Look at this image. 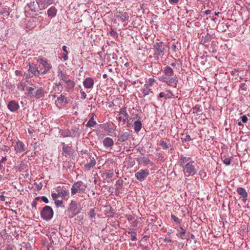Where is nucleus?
Here are the masks:
<instances>
[{
	"label": "nucleus",
	"instance_id": "nucleus-1",
	"mask_svg": "<svg viewBox=\"0 0 250 250\" xmlns=\"http://www.w3.org/2000/svg\"><path fill=\"white\" fill-rule=\"evenodd\" d=\"M179 164L180 167H182L185 176H193L196 173V163L192 160L191 158L185 157L181 155Z\"/></svg>",
	"mask_w": 250,
	"mask_h": 250
},
{
	"label": "nucleus",
	"instance_id": "nucleus-2",
	"mask_svg": "<svg viewBox=\"0 0 250 250\" xmlns=\"http://www.w3.org/2000/svg\"><path fill=\"white\" fill-rule=\"evenodd\" d=\"M165 46V43L162 42H156L154 44L153 57L155 60H158L160 57L164 55L166 50Z\"/></svg>",
	"mask_w": 250,
	"mask_h": 250
},
{
	"label": "nucleus",
	"instance_id": "nucleus-3",
	"mask_svg": "<svg viewBox=\"0 0 250 250\" xmlns=\"http://www.w3.org/2000/svg\"><path fill=\"white\" fill-rule=\"evenodd\" d=\"M159 80L167 84L168 86L176 88L178 82V78L176 76L172 77H160Z\"/></svg>",
	"mask_w": 250,
	"mask_h": 250
},
{
	"label": "nucleus",
	"instance_id": "nucleus-4",
	"mask_svg": "<svg viewBox=\"0 0 250 250\" xmlns=\"http://www.w3.org/2000/svg\"><path fill=\"white\" fill-rule=\"evenodd\" d=\"M53 214L52 208L48 206H45L41 211L42 218L45 220H50L53 217Z\"/></svg>",
	"mask_w": 250,
	"mask_h": 250
},
{
	"label": "nucleus",
	"instance_id": "nucleus-5",
	"mask_svg": "<svg viewBox=\"0 0 250 250\" xmlns=\"http://www.w3.org/2000/svg\"><path fill=\"white\" fill-rule=\"evenodd\" d=\"M56 190L58 192L57 193L54 192L51 193V196L53 199H56L60 197L65 198L69 195V192L65 187L62 188L59 186L57 187Z\"/></svg>",
	"mask_w": 250,
	"mask_h": 250
},
{
	"label": "nucleus",
	"instance_id": "nucleus-6",
	"mask_svg": "<svg viewBox=\"0 0 250 250\" xmlns=\"http://www.w3.org/2000/svg\"><path fill=\"white\" fill-rule=\"evenodd\" d=\"M85 190L84 186L82 181L75 182L71 188V193L72 195H75L78 192L83 191Z\"/></svg>",
	"mask_w": 250,
	"mask_h": 250
},
{
	"label": "nucleus",
	"instance_id": "nucleus-7",
	"mask_svg": "<svg viewBox=\"0 0 250 250\" xmlns=\"http://www.w3.org/2000/svg\"><path fill=\"white\" fill-rule=\"evenodd\" d=\"M148 175V169H141L135 173V177L140 182H143L146 179Z\"/></svg>",
	"mask_w": 250,
	"mask_h": 250
},
{
	"label": "nucleus",
	"instance_id": "nucleus-8",
	"mask_svg": "<svg viewBox=\"0 0 250 250\" xmlns=\"http://www.w3.org/2000/svg\"><path fill=\"white\" fill-rule=\"evenodd\" d=\"M39 9L41 10L45 9L48 5L54 2V0H36Z\"/></svg>",
	"mask_w": 250,
	"mask_h": 250
},
{
	"label": "nucleus",
	"instance_id": "nucleus-9",
	"mask_svg": "<svg viewBox=\"0 0 250 250\" xmlns=\"http://www.w3.org/2000/svg\"><path fill=\"white\" fill-rule=\"evenodd\" d=\"M115 16L122 22L127 21L129 19V16L127 12L117 11L116 12Z\"/></svg>",
	"mask_w": 250,
	"mask_h": 250
},
{
	"label": "nucleus",
	"instance_id": "nucleus-10",
	"mask_svg": "<svg viewBox=\"0 0 250 250\" xmlns=\"http://www.w3.org/2000/svg\"><path fill=\"white\" fill-rule=\"evenodd\" d=\"M68 210L70 211L73 216H76L79 213V211L77 210V204L76 201L72 200L69 204Z\"/></svg>",
	"mask_w": 250,
	"mask_h": 250
},
{
	"label": "nucleus",
	"instance_id": "nucleus-11",
	"mask_svg": "<svg viewBox=\"0 0 250 250\" xmlns=\"http://www.w3.org/2000/svg\"><path fill=\"white\" fill-rule=\"evenodd\" d=\"M29 68L28 70L33 74L35 76L39 77L40 74V71L39 69V67L37 64L34 63H29Z\"/></svg>",
	"mask_w": 250,
	"mask_h": 250
},
{
	"label": "nucleus",
	"instance_id": "nucleus-12",
	"mask_svg": "<svg viewBox=\"0 0 250 250\" xmlns=\"http://www.w3.org/2000/svg\"><path fill=\"white\" fill-rule=\"evenodd\" d=\"M236 192L241 196V197H242L243 201L244 202H246L248 196V194L246 189L243 188L238 187L236 189Z\"/></svg>",
	"mask_w": 250,
	"mask_h": 250
},
{
	"label": "nucleus",
	"instance_id": "nucleus-13",
	"mask_svg": "<svg viewBox=\"0 0 250 250\" xmlns=\"http://www.w3.org/2000/svg\"><path fill=\"white\" fill-rule=\"evenodd\" d=\"M120 114L121 115L120 117L118 118V119L120 121H122L124 123H125L126 120H128L129 116L126 112V109L125 108H122L120 109Z\"/></svg>",
	"mask_w": 250,
	"mask_h": 250
},
{
	"label": "nucleus",
	"instance_id": "nucleus-14",
	"mask_svg": "<svg viewBox=\"0 0 250 250\" xmlns=\"http://www.w3.org/2000/svg\"><path fill=\"white\" fill-rule=\"evenodd\" d=\"M94 84V80L90 77L85 78L83 82V85L84 87L87 89H92L93 87Z\"/></svg>",
	"mask_w": 250,
	"mask_h": 250
},
{
	"label": "nucleus",
	"instance_id": "nucleus-15",
	"mask_svg": "<svg viewBox=\"0 0 250 250\" xmlns=\"http://www.w3.org/2000/svg\"><path fill=\"white\" fill-rule=\"evenodd\" d=\"M40 62L44 67L43 71L41 73L42 74H45L47 73L50 69L52 67L51 65L45 60L41 59Z\"/></svg>",
	"mask_w": 250,
	"mask_h": 250
},
{
	"label": "nucleus",
	"instance_id": "nucleus-16",
	"mask_svg": "<svg viewBox=\"0 0 250 250\" xmlns=\"http://www.w3.org/2000/svg\"><path fill=\"white\" fill-rule=\"evenodd\" d=\"M137 161L139 163L143 164L144 165H154V163L152 162H151L148 157H141L140 158H138L137 159Z\"/></svg>",
	"mask_w": 250,
	"mask_h": 250
},
{
	"label": "nucleus",
	"instance_id": "nucleus-17",
	"mask_svg": "<svg viewBox=\"0 0 250 250\" xmlns=\"http://www.w3.org/2000/svg\"><path fill=\"white\" fill-rule=\"evenodd\" d=\"M15 150L16 153H21L25 150L24 144L21 141L16 142L15 146Z\"/></svg>",
	"mask_w": 250,
	"mask_h": 250
},
{
	"label": "nucleus",
	"instance_id": "nucleus-18",
	"mask_svg": "<svg viewBox=\"0 0 250 250\" xmlns=\"http://www.w3.org/2000/svg\"><path fill=\"white\" fill-rule=\"evenodd\" d=\"M7 107L11 111L15 112L19 108V105L18 103L15 101H11L9 102Z\"/></svg>",
	"mask_w": 250,
	"mask_h": 250
},
{
	"label": "nucleus",
	"instance_id": "nucleus-19",
	"mask_svg": "<svg viewBox=\"0 0 250 250\" xmlns=\"http://www.w3.org/2000/svg\"><path fill=\"white\" fill-rule=\"evenodd\" d=\"M88 156L90 158V162L89 163L84 165V168L87 170H89L91 167H94L96 164V162L94 157H92L89 154H88Z\"/></svg>",
	"mask_w": 250,
	"mask_h": 250
},
{
	"label": "nucleus",
	"instance_id": "nucleus-20",
	"mask_svg": "<svg viewBox=\"0 0 250 250\" xmlns=\"http://www.w3.org/2000/svg\"><path fill=\"white\" fill-rule=\"evenodd\" d=\"M140 91L143 94V97H146L149 94L153 93L152 90L149 88L148 85H146V84H145L144 86L141 87Z\"/></svg>",
	"mask_w": 250,
	"mask_h": 250
},
{
	"label": "nucleus",
	"instance_id": "nucleus-21",
	"mask_svg": "<svg viewBox=\"0 0 250 250\" xmlns=\"http://www.w3.org/2000/svg\"><path fill=\"white\" fill-rule=\"evenodd\" d=\"M164 75L161 77H172L174 75V71L170 66H166L163 70Z\"/></svg>",
	"mask_w": 250,
	"mask_h": 250
},
{
	"label": "nucleus",
	"instance_id": "nucleus-22",
	"mask_svg": "<svg viewBox=\"0 0 250 250\" xmlns=\"http://www.w3.org/2000/svg\"><path fill=\"white\" fill-rule=\"evenodd\" d=\"M103 143L105 147L108 148L113 146L114 142L112 138L106 137L103 140Z\"/></svg>",
	"mask_w": 250,
	"mask_h": 250
},
{
	"label": "nucleus",
	"instance_id": "nucleus-23",
	"mask_svg": "<svg viewBox=\"0 0 250 250\" xmlns=\"http://www.w3.org/2000/svg\"><path fill=\"white\" fill-rule=\"evenodd\" d=\"M44 89L42 87H38L37 90L34 94V97L36 99H39L44 96Z\"/></svg>",
	"mask_w": 250,
	"mask_h": 250
},
{
	"label": "nucleus",
	"instance_id": "nucleus-24",
	"mask_svg": "<svg viewBox=\"0 0 250 250\" xmlns=\"http://www.w3.org/2000/svg\"><path fill=\"white\" fill-rule=\"evenodd\" d=\"M81 131L77 127H74L71 130H70V137H75L79 136L80 135Z\"/></svg>",
	"mask_w": 250,
	"mask_h": 250
},
{
	"label": "nucleus",
	"instance_id": "nucleus-25",
	"mask_svg": "<svg viewBox=\"0 0 250 250\" xmlns=\"http://www.w3.org/2000/svg\"><path fill=\"white\" fill-rule=\"evenodd\" d=\"M58 77L60 80L64 83H66L69 80L68 76L66 75L62 70H59L58 72Z\"/></svg>",
	"mask_w": 250,
	"mask_h": 250
},
{
	"label": "nucleus",
	"instance_id": "nucleus-26",
	"mask_svg": "<svg viewBox=\"0 0 250 250\" xmlns=\"http://www.w3.org/2000/svg\"><path fill=\"white\" fill-rule=\"evenodd\" d=\"M57 9L55 6H51L47 10V15L49 17L53 18L56 16Z\"/></svg>",
	"mask_w": 250,
	"mask_h": 250
},
{
	"label": "nucleus",
	"instance_id": "nucleus-27",
	"mask_svg": "<svg viewBox=\"0 0 250 250\" xmlns=\"http://www.w3.org/2000/svg\"><path fill=\"white\" fill-rule=\"evenodd\" d=\"M130 137V134L128 132L123 133L121 136L118 137V140L119 142H123L127 140Z\"/></svg>",
	"mask_w": 250,
	"mask_h": 250
},
{
	"label": "nucleus",
	"instance_id": "nucleus-28",
	"mask_svg": "<svg viewBox=\"0 0 250 250\" xmlns=\"http://www.w3.org/2000/svg\"><path fill=\"white\" fill-rule=\"evenodd\" d=\"M142 126V123L140 121H136L134 123V130L135 132H139Z\"/></svg>",
	"mask_w": 250,
	"mask_h": 250
},
{
	"label": "nucleus",
	"instance_id": "nucleus-29",
	"mask_svg": "<svg viewBox=\"0 0 250 250\" xmlns=\"http://www.w3.org/2000/svg\"><path fill=\"white\" fill-rule=\"evenodd\" d=\"M65 83L66 84V87L68 89V91L70 89L73 88L75 85V83H74V82L71 80L69 79Z\"/></svg>",
	"mask_w": 250,
	"mask_h": 250
},
{
	"label": "nucleus",
	"instance_id": "nucleus-30",
	"mask_svg": "<svg viewBox=\"0 0 250 250\" xmlns=\"http://www.w3.org/2000/svg\"><path fill=\"white\" fill-rule=\"evenodd\" d=\"M59 134L63 137H70V130L60 129L59 130Z\"/></svg>",
	"mask_w": 250,
	"mask_h": 250
},
{
	"label": "nucleus",
	"instance_id": "nucleus-31",
	"mask_svg": "<svg viewBox=\"0 0 250 250\" xmlns=\"http://www.w3.org/2000/svg\"><path fill=\"white\" fill-rule=\"evenodd\" d=\"M62 151L66 154H69L71 151V147L65 144L64 143H62Z\"/></svg>",
	"mask_w": 250,
	"mask_h": 250
},
{
	"label": "nucleus",
	"instance_id": "nucleus-32",
	"mask_svg": "<svg viewBox=\"0 0 250 250\" xmlns=\"http://www.w3.org/2000/svg\"><path fill=\"white\" fill-rule=\"evenodd\" d=\"M96 125V122L94 120V116H92L86 125L87 127H93Z\"/></svg>",
	"mask_w": 250,
	"mask_h": 250
},
{
	"label": "nucleus",
	"instance_id": "nucleus-33",
	"mask_svg": "<svg viewBox=\"0 0 250 250\" xmlns=\"http://www.w3.org/2000/svg\"><path fill=\"white\" fill-rule=\"evenodd\" d=\"M17 86L18 89L21 91H24L25 90V88L27 87L26 84L23 82L19 83L18 84Z\"/></svg>",
	"mask_w": 250,
	"mask_h": 250
},
{
	"label": "nucleus",
	"instance_id": "nucleus-34",
	"mask_svg": "<svg viewBox=\"0 0 250 250\" xmlns=\"http://www.w3.org/2000/svg\"><path fill=\"white\" fill-rule=\"evenodd\" d=\"M160 145L164 149H167L169 147L171 146L170 144H167L166 142L161 140L160 142Z\"/></svg>",
	"mask_w": 250,
	"mask_h": 250
},
{
	"label": "nucleus",
	"instance_id": "nucleus-35",
	"mask_svg": "<svg viewBox=\"0 0 250 250\" xmlns=\"http://www.w3.org/2000/svg\"><path fill=\"white\" fill-rule=\"evenodd\" d=\"M165 93L167 99H171L174 96L172 91L169 89L166 90L165 91Z\"/></svg>",
	"mask_w": 250,
	"mask_h": 250
},
{
	"label": "nucleus",
	"instance_id": "nucleus-36",
	"mask_svg": "<svg viewBox=\"0 0 250 250\" xmlns=\"http://www.w3.org/2000/svg\"><path fill=\"white\" fill-rule=\"evenodd\" d=\"M28 6L31 10L35 11L37 7L35 1H31L28 3Z\"/></svg>",
	"mask_w": 250,
	"mask_h": 250
},
{
	"label": "nucleus",
	"instance_id": "nucleus-37",
	"mask_svg": "<svg viewBox=\"0 0 250 250\" xmlns=\"http://www.w3.org/2000/svg\"><path fill=\"white\" fill-rule=\"evenodd\" d=\"M180 229H181V231L179 233L177 234V236H179L181 239H184V237L186 234V230L183 229L182 227H180Z\"/></svg>",
	"mask_w": 250,
	"mask_h": 250
},
{
	"label": "nucleus",
	"instance_id": "nucleus-38",
	"mask_svg": "<svg viewBox=\"0 0 250 250\" xmlns=\"http://www.w3.org/2000/svg\"><path fill=\"white\" fill-rule=\"evenodd\" d=\"M0 14L2 15L4 17L7 18L9 15V13L8 10H7L6 8H3L2 10L0 11Z\"/></svg>",
	"mask_w": 250,
	"mask_h": 250
},
{
	"label": "nucleus",
	"instance_id": "nucleus-39",
	"mask_svg": "<svg viewBox=\"0 0 250 250\" xmlns=\"http://www.w3.org/2000/svg\"><path fill=\"white\" fill-rule=\"evenodd\" d=\"M26 89L28 91V95L30 97L34 96L33 91L34 90L35 88L32 87H27Z\"/></svg>",
	"mask_w": 250,
	"mask_h": 250
},
{
	"label": "nucleus",
	"instance_id": "nucleus-40",
	"mask_svg": "<svg viewBox=\"0 0 250 250\" xmlns=\"http://www.w3.org/2000/svg\"><path fill=\"white\" fill-rule=\"evenodd\" d=\"M58 101L60 102V103H67V99L66 98L63 96V95H61L57 99Z\"/></svg>",
	"mask_w": 250,
	"mask_h": 250
},
{
	"label": "nucleus",
	"instance_id": "nucleus-41",
	"mask_svg": "<svg viewBox=\"0 0 250 250\" xmlns=\"http://www.w3.org/2000/svg\"><path fill=\"white\" fill-rule=\"evenodd\" d=\"M95 214H96L94 208L91 209L88 212V215L89 216V217L91 219L95 218Z\"/></svg>",
	"mask_w": 250,
	"mask_h": 250
},
{
	"label": "nucleus",
	"instance_id": "nucleus-42",
	"mask_svg": "<svg viewBox=\"0 0 250 250\" xmlns=\"http://www.w3.org/2000/svg\"><path fill=\"white\" fill-rule=\"evenodd\" d=\"M53 200L55 201V205L57 207H63L62 206V200H57V199H53Z\"/></svg>",
	"mask_w": 250,
	"mask_h": 250
},
{
	"label": "nucleus",
	"instance_id": "nucleus-43",
	"mask_svg": "<svg viewBox=\"0 0 250 250\" xmlns=\"http://www.w3.org/2000/svg\"><path fill=\"white\" fill-rule=\"evenodd\" d=\"M53 90L55 92H57L58 93H60L62 91V87H61L58 86H55L53 87Z\"/></svg>",
	"mask_w": 250,
	"mask_h": 250
},
{
	"label": "nucleus",
	"instance_id": "nucleus-44",
	"mask_svg": "<svg viewBox=\"0 0 250 250\" xmlns=\"http://www.w3.org/2000/svg\"><path fill=\"white\" fill-rule=\"evenodd\" d=\"M171 219L174 221L175 222L177 223H178L179 224L180 223V219L177 217L176 216H175L173 214H171Z\"/></svg>",
	"mask_w": 250,
	"mask_h": 250
},
{
	"label": "nucleus",
	"instance_id": "nucleus-45",
	"mask_svg": "<svg viewBox=\"0 0 250 250\" xmlns=\"http://www.w3.org/2000/svg\"><path fill=\"white\" fill-rule=\"evenodd\" d=\"M156 82V80L153 78H150L148 80V83L146 84V85H148V86H151L154 84V83Z\"/></svg>",
	"mask_w": 250,
	"mask_h": 250
},
{
	"label": "nucleus",
	"instance_id": "nucleus-46",
	"mask_svg": "<svg viewBox=\"0 0 250 250\" xmlns=\"http://www.w3.org/2000/svg\"><path fill=\"white\" fill-rule=\"evenodd\" d=\"M231 158H225L224 160H223V163L224 164H225L226 165H229L230 164V161L231 160Z\"/></svg>",
	"mask_w": 250,
	"mask_h": 250
},
{
	"label": "nucleus",
	"instance_id": "nucleus-47",
	"mask_svg": "<svg viewBox=\"0 0 250 250\" xmlns=\"http://www.w3.org/2000/svg\"><path fill=\"white\" fill-rule=\"evenodd\" d=\"M193 109L195 110L194 113H197L198 112H200L202 111V109H201V107L200 106L198 105H195L194 107L193 108Z\"/></svg>",
	"mask_w": 250,
	"mask_h": 250
},
{
	"label": "nucleus",
	"instance_id": "nucleus-48",
	"mask_svg": "<svg viewBox=\"0 0 250 250\" xmlns=\"http://www.w3.org/2000/svg\"><path fill=\"white\" fill-rule=\"evenodd\" d=\"M136 232H133V233H132V235H131V241H136L137 239V237H136Z\"/></svg>",
	"mask_w": 250,
	"mask_h": 250
},
{
	"label": "nucleus",
	"instance_id": "nucleus-49",
	"mask_svg": "<svg viewBox=\"0 0 250 250\" xmlns=\"http://www.w3.org/2000/svg\"><path fill=\"white\" fill-rule=\"evenodd\" d=\"M141 118L142 117L141 116V115H139L137 113L134 115V117H133V120H137V121H140Z\"/></svg>",
	"mask_w": 250,
	"mask_h": 250
},
{
	"label": "nucleus",
	"instance_id": "nucleus-50",
	"mask_svg": "<svg viewBox=\"0 0 250 250\" xmlns=\"http://www.w3.org/2000/svg\"><path fill=\"white\" fill-rule=\"evenodd\" d=\"M164 98L165 99H167L165 92H162L159 93V94L158 96V98Z\"/></svg>",
	"mask_w": 250,
	"mask_h": 250
},
{
	"label": "nucleus",
	"instance_id": "nucleus-51",
	"mask_svg": "<svg viewBox=\"0 0 250 250\" xmlns=\"http://www.w3.org/2000/svg\"><path fill=\"white\" fill-rule=\"evenodd\" d=\"M240 118L242 123H245L248 121V118L246 115H243Z\"/></svg>",
	"mask_w": 250,
	"mask_h": 250
},
{
	"label": "nucleus",
	"instance_id": "nucleus-52",
	"mask_svg": "<svg viewBox=\"0 0 250 250\" xmlns=\"http://www.w3.org/2000/svg\"><path fill=\"white\" fill-rule=\"evenodd\" d=\"M190 140H191L190 136L188 134H186L185 137L184 138V141L185 142H188Z\"/></svg>",
	"mask_w": 250,
	"mask_h": 250
},
{
	"label": "nucleus",
	"instance_id": "nucleus-53",
	"mask_svg": "<svg viewBox=\"0 0 250 250\" xmlns=\"http://www.w3.org/2000/svg\"><path fill=\"white\" fill-rule=\"evenodd\" d=\"M42 199L45 203H48L49 202L48 199L45 196H42Z\"/></svg>",
	"mask_w": 250,
	"mask_h": 250
},
{
	"label": "nucleus",
	"instance_id": "nucleus-54",
	"mask_svg": "<svg viewBox=\"0 0 250 250\" xmlns=\"http://www.w3.org/2000/svg\"><path fill=\"white\" fill-rule=\"evenodd\" d=\"M164 242L166 243H170L172 242V240L170 238L166 237L164 238Z\"/></svg>",
	"mask_w": 250,
	"mask_h": 250
},
{
	"label": "nucleus",
	"instance_id": "nucleus-55",
	"mask_svg": "<svg viewBox=\"0 0 250 250\" xmlns=\"http://www.w3.org/2000/svg\"><path fill=\"white\" fill-rule=\"evenodd\" d=\"M80 92H81V95H82V96L83 97L82 98L83 99H85L86 98V93L84 91H83V90H81Z\"/></svg>",
	"mask_w": 250,
	"mask_h": 250
},
{
	"label": "nucleus",
	"instance_id": "nucleus-56",
	"mask_svg": "<svg viewBox=\"0 0 250 250\" xmlns=\"http://www.w3.org/2000/svg\"><path fill=\"white\" fill-rule=\"evenodd\" d=\"M179 0H168L169 2L171 4H176Z\"/></svg>",
	"mask_w": 250,
	"mask_h": 250
},
{
	"label": "nucleus",
	"instance_id": "nucleus-57",
	"mask_svg": "<svg viewBox=\"0 0 250 250\" xmlns=\"http://www.w3.org/2000/svg\"><path fill=\"white\" fill-rule=\"evenodd\" d=\"M171 49L174 52H176L177 51V46H176V45L175 44H173L172 45V46H171Z\"/></svg>",
	"mask_w": 250,
	"mask_h": 250
},
{
	"label": "nucleus",
	"instance_id": "nucleus-58",
	"mask_svg": "<svg viewBox=\"0 0 250 250\" xmlns=\"http://www.w3.org/2000/svg\"><path fill=\"white\" fill-rule=\"evenodd\" d=\"M62 50H63L64 52H65V53H66V54H68V51H67V47H66L65 45H63V46H62Z\"/></svg>",
	"mask_w": 250,
	"mask_h": 250
},
{
	"label": "nucleus",
	"instance_id": "nucleus-59",
	"mask_svg": "<svg viewBox=\"0 0 250 250\" xmlns=\"http://www.w3.org/2000/svg\"><path fill=\"white\" fill-rule=\"evenodd\" d=\"M0 200L1 201H4L5 200V197L3 194L0 195Z\"/></svg>",
	"mask_w": 250,
	"mask_h": 250
},
{
	"label": "nucleus",
	"instance_id": "nucleus-60",
	"mask_svg": "<svg viewBox=\"0 0 250 250\" xmlns=\"http://www.w3.org/2000/svg\"><path fill=\"white\" fill-rule=\"evenodd\" d=\"M25 79L27 82H28V79L31 78V76L29 75L26 74L25 75Z\"/></svg>",
	"mask_w": 250,
	"mask_h": 250
},
{
	"label": "nucleus",
	"instance_id": "nucleus-61",
	"mask_svg": "<svg viewBox=\"0 0 250 250\" xmlns=\"http://www.w3.org/2000/svg\"><path fill=\"white\" fill-rule=\"evenodd\" d=\"M5 250H13V249L10 245H8L6 246Z\"/></svg>",
	"mask_w": 250,
	"mask_h": 250
},
{
	"label": "nucleus",
	"instance_id": "nucleus-62",
	"mask_svg": "<svg viewBox=\"0 0 250 250\" xmlns=\"http://www.w3.org/2000/svg\"><path fill=\"white\" fill-rule=\"evenodd\" d=\"M67 54H65V55H64L62 58H63V59L64 61H66L68 60V56L67 55Z\"/></svg>",
	"mask_w": 250,
	"mask_h": 250
},
{
	"label": "nucleus",
	"instance_id": "nucleus-63",
	"mask_svg": "<svg viewBox=\"0 0 250 250\" xmlns=\"http://www.w3.org/2000/svg\"><path fill=\"white\" fill-rule=\"evenodd\" d=\"M6 160H7V158L6 157H2L0 162L3 163V162H5V161H6Z\"/></svg>",
	"mask_w": 250,
	"mask_h": 250
},
{
	"label": "nucleus",
	"instance_id": "nucleus-64",
	"mask_svg": "<svg viewBox=\"0 0 250 250\" xmlns=\"http://www.w3.org/2000/svg\"><path fill=\"white\" fill-rule=\"evenodd\" d=\"M36 205H37V203L36 202L34 201V202H32V208H36Z\"/></svg>",
	"mask_w": 250,
	"mask_h": 250
}]
</instances>
